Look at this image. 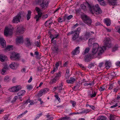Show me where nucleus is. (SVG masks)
I'll use <instances>...</instances> for the list:
<instances>
[{"label": "nucleus", "mask_w": 120, "mask_h": 120, "mask_svg": "<svg viewBox=\"0 0 120 120\" xmlns=\"http://www.w3.org/2000/svg\"><path fill=\"white\" fill-rule=\"evenodd\" d=\"M87 6L90 10L91 13L94 14L93 11H95L97 14H99L102 13L101 11L99 6L98 4H96L95 6L93 5H91L87 3Z\"/></svg>", "instance_id": "f257e3e1"}, {"label": "nucleus", "mask_w": 120, "mask_h": 120, "mask_svg": "<svg viewBox=\"0 0 120 120\" xmlns=\"http://www.w3.org/2000/svg\"><path fill=\"white\" fill-rule=\"evenodd\" d=\"M98 45L97 43H95L93 44V48L91 54L95 58L98 56Z\"/></svg>", "instance_id": "f03ea898"}, {"label": "nucleus", "mask_w": 120, "mask_h": 120, "mask_svg": "<svg viewBox=\"0 0 120 120\" xmlns=\"http://www.w3.org/2000/svg\"><path fill=\"white\" fill-rule=\"evenodd\" d=\"M56 41H54L52 43V46L51 48L52 54H57L59 51V49L58 45L56 44Z\"/></svg>", "instance_id": "7ed1b4c3"}, {"label": "nucleus", "mask_w": 120, "mask_h": 120, "mask_svg": "<svg viewBox=\"0 0 120 120\" xmlns=\"http://www.w3.org/2000/svg\"><path fill=\"white\" fill-rule=\"evenodd\" d=\"M23 14V12H19L13 18L12 22L13 23H18L20 22V19L21 18V16Z\"/></svg>", "instance_id": "20e7f679"}, {"label": "nucleus", "mask_w": 120, "mask_h": 120, "mask_svg": "<svg viewBox=\"0 0 120 120\" xmlns=\"http://www.w3.org/2000/svg\"><path fill=\"white\" fill-rule=\"evenodd\" d=\"M82 19L85 23L88 25L91 24L92 22V20L88 17L86 15H84L82 16Z\"/></svg>", "instance_id": "39448f33"}, {"label": "nucleus", "mask_w": 120, "mask_h": 120, "mask_svg": "<svg viewBox=\"0 0 120 120\" xmlns=\"http://www.w3.org/2000/svg\"><path fill=\"white\" fill-rule=\"evenodd\" d=\"M12 33L13 31L11 29L7 27H5L4 31V34L5 36L7 37L8 35L11 36L12 34Z\"/></svg>", "instance_id": "423d86ee"}, {"label": "nucleus", "mask_w": 120, "mask_h": 120, "mask_svg": "<svg viewBox=\"0 0 120 120\" xmlns=\"http://www.w3.org/2000/svg\"><path fill=\"white\" fill-rule=\"evenodd\" d=\"M25 29L22 25L18 26L16 30V32L17 34H23L24 32Z\"/></svg>", "instance_id": "0eeeda50"}, {"label": "nucleus", "mask_w": 120, "mask_h": 120, "mask_svg": "<svg viewBox=\"0 0 120 120\" xmlns=\"http://www.w3.org/2000/svg\"><path fill=\"white\" fill-rule=\"evenodd\" d=\"M49 2V0H45L42 4H40L41 9L44 10L47 8L48 7Z\"/></svg>", "instance_id": "6e6552de"}, {"label": "nucleus", "mask_w": 120, "mask_h": 120, "mask_svg": "<svg viewBox=\"0 0 120 120\" xmlns=\"http://www.w3.org/2000/svg\"><path fill=\"white\" fill-rule=\"evenodd\" d=\"M111 40L110 39L108 38H105L104 41V45L106 47L109 48L111 46Z\"/></svg>", "instance_id": "1a4fd4ad"}, {"label": "nucleus", "mask_w": 120, "mask_h": 120, "mask_svg": "<svg viewBox=\"0 0 120 120\" xmlns=\"http://www.w3.org/2000/svg\"><path fill=\"white\" fill-rule=\"evenodd\" d=\"M73 35L72 37V39L73 41L77 42L82 40L81 38H78L79 34L75 33Z\"/></svg>", "instance_id": "9d476101"}, {"label": "nucleus", "mask_w": 120, "mask_h": 120, "mask_svg": "<svg viewBox=\"0 0 120 120\" xmlns=\"http://www.w3.org/2000/svg\"><path fill=\"white\" fill-rule=\"evenodd\" d=\"M22 89L21 86L19 85H16L10 89V91L16 92H18Z\"/></svg>", "instance_id": "9b49d317"}, {"label": "nucleus", "mask_w": 120, "mask_h": 120, "mask_svg": "<svg viewBox=\"0 0 120 120\" xmlns=\"http://www.w3.org/2000/svg\"><path fill=\"white\" fill-rule=\"evenodd\" d=\"M10 57L12 60H18L19 58V54L15 52H12L11 54Z\"/></svg>", "instance_id": "f8f14e48"}, {"label": "nucleus", "mask_w": 120, "mask_h": 120, "mask_svg": "<svg viewBox=\"0 0 120 120\" xmlns=\"http://www.w3.org/2000/svg\"><path fill=\"white\" fill-rule=\"evenodd\" d=\"M95 58L91 54H88L84 57V60L85 61L89 62L92 58Z\"/></svg>", "instance_id": "ddd939ff"}, {"label": "nucleus", "mask_w": 120, "mask_h": 120, "mask_svg": "<svg viewBox=\"0 0 120 120\" xmlns=\"http://www.w3.org/2000/svg\"><path fill=\"white\" fill-rule=\"evenodd\" d=\"M105 49L106 48L105 47H99V45H98V56L101 55L104 52V50H105Z\"/></svg>", "instance_id": "4468645a"}, {"label": "nucleus", "mask_w": 120, "mask_h": 120, "mask_svg": "<svg viewBox=\"0 0 120 120\" xmlns=\"http://www.w3.org/2000/svg\"><path fill=\"white\" fill-rule=\"evenodd\" d=\"M16 43L18 44H22L23 42V36H21L18 37L16 39Z\"/></svg>", "instance_id": "2eb2a0df"}, {"label": "nucleus", "mask_w": 120, "mask_h": 120, "mask_svg": "<svg viewBox=\"0 0 120 120\" xmlns=\"http://www.w3.org/2000/svg\"><path fill=\"white\" fill-rule=\"evenodd\" d=\"M49 90V89L48 88H45L40 91L39 93L38 94V96L39 97L41 96L44 94L48 91Z\"/></svg>", "instance_id": "dca6fc26"}, {"label": "nucleus", "mask_w": 120, "mask_h": 120, "mask_svg": "<svg viewBox=\"0 0 120 120\" xmlns=\"http://www.w3.org/2000/svg\"><path fill=\"white\" fill-rule=\"evenodd\" d=\"M0 43L2 47L4 48L6 46V41L3 38L0 36Z\"/></svg>", "instance_id": "f3484780"}, {"label": "nucleus", "mask_w": 120, "mask_h": 120, "mask_svg": "<svg viewBox=\"0 0 120 120\" xmlns=\"http://www.w3.org/2000/svg\"><path fill=\"white\" fill-rule=\"evenodd\" d=\"M18 65L16 63L14 62L11 63L10 65V67L11 69H16L18 66Z\"/></svg>", "instance_id": "a211bd4d"}, {"label": "nucleus", "mask_w": 120, "mask_h": 120, "mask_svg": "<svg viewBox=\"0 0 120 120\" xmlns=\"http://www.w3.org/2000/svg\"><path fill=\"white\" fill-rule=\"evenodd\" d=\"M63 85L62 83H61L60 85L57 87H55L54 88L55 90L57 88V90H58V92L59 93H60L61 90H64V88L63 87Z\"/></svg>", "instance_id": "6ab92c4d"}, {"label": "nucleus", "mask_w": 120, "mask_h": 120, "mask_svg": "<svg viewBox=\"0 0 120 120\" xmlns=\"http://www.w3.org/2000/svg\"><path fill=\"white\" fill-rule=\"evenodd\" d=\"M79 47H77L72 52V54L73 55H76L79 52Z\"/></svg>", "instance_id": "aec40b11"}, {"label": "nucleus", "mask_w": 120, "mask_h": 120, "mask_svg": "<svg viewBox=\"0 0 120 120\" xmlns=\"http://www.w3.org/2000/svg\"><path fill=\"white\" fill-rule=\"evenodd\" d=\"M51 18L49 20L46 21L44 23L45 25L47 26H50L53 23V22L52 21Z\"/></svg>", "instance_id": "412c9836"}, {"label": "nucleus", "mask_w": 120, "mask_h": 120, "mask_svg": "<svg viewBox=\"0 0 120 120\" xmlns=\"http://www.w3.org/2000/svg\"><path fill=\"white\" fill-rule=\"evenodd\" d=\"M25 41V45L26 46L29 47L31 46L32 44V42L30 41L29 38H26Z\"/></svg>", "instance_id": "4be33fe9"}, {"label": "nucleus", "mask_w": 120, "mask_h": 120, "mask_svg": "<svg viewBox=\"0 0 120 120\" xmlns=\"http://www.w3.org/2000/svg\"><path fill=\"white\" fill-rule=\"evenodd\" d=\"M104 22L106 24L107 26H109L110 25L111 22V20L109 19L106 18L104 20Z\"/></svg>", "instance_id": "5701e85b"}, {"label": "nucleus", "mask_w": 120, "mask_h": 120, "mask_svg": "<svg viewBox=\"0 0 120 120\" xmlns=\"http://www.w3.org/2000/svg\"><path fill=\"white\" fill-rule=\"evenodd\" d=\"M24 104H29V105H33L34 103V102L33 100H30V99L27 100L26 101H24L23 102Z\"/></svg>", "instance_id": "b1692460"}, {"label": "nucleus", "mask_w": 120, "mask_h": 120, "mask_svg": "<svg viewBox=\"0 0 120 120\" xmlns=\"http://www.w3.org/2000/svg\"><path fill=\"white\" fill-rule=\"evenodd\" d=\"M117 0H108V2L110 5H114L116 4L115 1Z\"/></svg>", "instance_id": "393cba45"}, {"label": "nucleus", "mask_w": 120, "mask_h": 120, "mask_svg": "<svg viewBox=\"0 0 120 120\" xmlns=\"http://www.w3.org/2000/svg\"><path fill=\"white\" fill-rule=\"evenodd\" d=\"M6 56L2 54L0 55V60L2 62H3L7 60Z\"/></svg>", "instance_id": "a878e982"}, {"label": "nucleus", "mask_w": 120, "mask_h": 120, "mask_svg": "<svg viewBox=\"0 0 120 120\" xmlns=\"http://www.w3.org/2000/svg\"><path fill=\"white\" fill-rule=\"evenodd\" d=\"M26 92V91L25 90H21L18 92L17 94L18 96H23L25 94Z\"/></svg>", "instance_id": "bb28decb"}, {"label": "nucleus", "mask_w": 120, "mask_h": 120, "mask_svg": "<svg viewBox=\"0 0 120 120\" xmlns=\"http://www.w3.org/2000/svg\"><path fill=\"white\" fill-rule=\"evenodd\" d=\"M75 81V79L71 77L70 78V79H68L66 80V82L69 83L73 84Z\"/></svg>", "instance_id": "cd10ccee"}, {"label": "nucleus", "mask_w": 120, "mask_h": 120, "mask_svg": "<svg viewBox=\"0 0 120 120\" xmlns=\"http://www.w3.org/2000/svg\"><path fill=\"white\" fill-rule=\"evenodd\" d=\"M42 14H40V15L38 14V15H36L34 17V18L36 19V21H38L41 18L42 16Z\"/></svg>", "instance_id": "c85d7f7f"}, {"label": "nucleus", "mask_w": 120, "mask_h": 120, "mask_svg": "<svg viewBox=\"0 0 120 120\" xmlns=\"http://www.w3.org/2000/svg\"><path fill=\"white\" fill-rule=\"evenodd\" d=\"M32 12L30 10H29L28 11V13L26 15V17L27 20H29L30 19L31 15Z\"/></svg>", "instance_id": "c756f323"}, {"label": "nucleus", "mask_w": 120, "mask_h": 120, "mask_svg": "<svg viewBox=\"0 0 120 120\" xmlns=\"http://www.w3.org/2000/svg\"><path fill=\"white\" fill-rule=\"evenodd\" d=\"M105 66L107 69H109L111 66V63L109 61L106 62L105 64Z\"/></svg>", "instance_id": "7c9ffc66"}, {"label": "nucleus", "mask_w": 120, "mask_h": 120, "mask_svg": "<svg viewBox=\"0 0 120 120\" xmlns=\"http://www.w3.org/2000/svg\"><path fill=\"white\" fill-rule=\"evenodd\" d=\"M56 78L55 77L53 79L51 80L50 82V84H52L56 82V81L58 80L57 78Z\"/></svg>", "instance_id": "2f4dec72"}, {"label": "nucleus", "mask_w": 120, "mask_h": 120, "mask_svg": "<svg viewBox=\"0 0 120 120\" xmlns=\"http://www.w3.org/2000/svg\"><path fill=\"white\" fill-rule=\"evenodd\" d=\"M93 84L92 82H88L87 81H85L84 83V85L85 86H87L88 85L90 86H91Z\"/></svg>", "instance_id": "473e14b6"}, {"label": "nucleus", "mask_w": 120, "mask_h": 120, "mask_svg": "<svg viewBox=\"0 0 120 120\" xmlns=\"http://www.w3.org/2000/svg\"><path fill=\"white\" fill-rule=\"evenodd\" d=\"M45 0H35V2L36 4H42Z\"/></svg>", "instance_id": "72a5a7b5"}, {"label": "nucleus", "mask_w": 120, "mask_h": 120, "mask_svg": "<svg viewBox=\"0 0 120 120\" xmlns=\"http://www.w3.org/2000/svg\"><path fill=\"white\" fill-rule=\"evenodd\" d=\"M106 118L105 116H99L97 119V120H106Z\"/></svg>", "instance_id": "f704fd0d"}, {"label": "nucleus", "mask_w": 120, "mask_h": 120, "mask_svg": "<svg viewBox=\"0 0 120 120\" xmlns=\"http://www.w3.org/2000/svg\"><path fill=\"white\" fill-rule=\"evenodd\" d=\"M35 10L37 12L38 14H42L41 10L39 8L37 7L35 8Z\"/></svg>", "instance_id": "c9c22d12"}, {"label": "nucleus", "mask_w": 120, "mask_h": 120, "mask_svg": "<svg viewBox=\"0 0 120 120\" xmlns=\"http://www.w3.org/2000/svg\"><path fill=\"white\" fill-rule=\"evenodd\" d=\"M65 76L66 79L68 78L69 77V69H67V70Z\"/></svg>", "instance_id": "e433bc0d"}, {"label": "nucleus", "mask_w": 120, "mask_h": 120, "mask_svg": "<svg viewBox=\"0 0 120 120\" xmlns=\"http://www.w3.org/2000/svg\"><path fill=\"white\" fill-rule=\"evenodd\" d=\"M8 69V68L7 66H5L4 68L2 69V71L1 72L2 74L3 75L4 74Z\"/></svg>", "instance_id": "4c0bfd02"}, {"label": "nucleus", "mask_w": 120, "mask_h": 120, "mask_svg": "<svg viewBox=\"0 0 120 120\" xmlns=\"http://www.w3.org/2000/svg\"><path fill=\"white\" fill-rule=\"evenodd\" d=\"M100 3V4L102 5L105 6L106 5L105 2H104V0H97Z\"/></svg>", "instance_id": "58836bf2"}, {"label": "nucleus", "mask_w": 120, "mask_h": 120, "mask_svg": "<svg viewBox=\"0 0 120 120\" xmlns=\"http://www.w3.org/2000/svg\"><path fill=\"white\" fill-rule=\"evenodd\" d=\"M96 93L95 91H94V93L93 92H92V94H89L88 95L90 97L92 98H93L95 97L96 95Z\"/></svg>", "instance_id": "ea45409f"}, {"label": "nucleus", "mask_w": 120, "mask_h": 120, "mask_svg": "<svg viewBox=\"0 0 120 120\" xmlns=\"http://www.w3.org/2000/svg\"><path fill=\"white\" fill-rule=\"evenodd\" d=\"M118 48V45H115L113 47L112 51L115 52V51L117 50Z\"/></svg>", "instance_id": "a19ab883"}, {"label": "nucleus", "mask_w": 120, "mask_h": 120, "mask_svg": "<svg viewBox=\"0 0 120 120\" xmlns=\"http://www.w3.org/2000/svg\"><path fill=\"white\" fill-rule=\"evenodd\" d=\"M49 37L52 39L51 40L52 43H53V42L54 41H56V40H53L54 39V35H52V34H50V35Z\"/></svg>", "instance_id": "79ce46f5"}, {"label": "nucleus", "mask_w": 120, "mask_h": 120, "mask_svg": "<svg viewBox=\"0 0 120 120\" xmlns=\"http://www.w3.org/2000/svg\"><path fill=\"white\" fill-rule=\"evenodd\" d=\"M106 86H102L100 87L99 90L100 91L104 90L105 89Z\"/></svg>", "instance_id": "37998d69"}, {"label": "nucleus", "mask_w": 120, "mask_h": 120, "mask_svg": "<svg viewBox=\"0 0 120 120\" xmlns=\"http://www.w3.org/2000/svg\"><path fill=\"white\" fill-rule=\"evenodd\" d=\"M81 30V28L80 27H78L77 30H75L74 31L75 33H77L78 34H79L80 33V31Z\"/></svg>", "instance_id": "c03bdc74"}, {"label": "nucleus", "mask_w": 120, "mask_h": 120, "mask_svg": "<svg viewBox=\"0 0 120 120\" xmlns=\"http://www.w3.org/2000/svg\"><path fill=\"white\" fill-rule=\"evenodd\" d=\"M34 55L36 56V57L38 59H39L40 57L38 56L39 52L37 51H36L34 52Z\"/></svg>", "instance_id": "a18cd8bd"}, {"label": "nucleus", "mask_w": 120, "mask_h": 120, "mask_svg": "<svg viewBox=\"0 0 120 120\" xmlns=\"http://www.w3.org/2000/svg\"><path fill=\"white\" fill-rule=\"evenodd\" d=\"M61 72L60 71H59L58 72V73L56 74V75L55 77H56V78L58 79L59 78V77L60 76L61 74Z\"/></svg>", "instance_id": "49530a36"}, {"label": "nucleus", "mask_w": 120, "mask_h": 120, "mask_svg": "<svg viewBox=\"0 0 120 120\" xmlns=\"http://www.w3.org/2000/svg\"><path fill=\"white\" fill-rule=\"evenodd\" d=\"M79 87V85H77L76 86H74L73 88L74 90L76 91L77 90Z\"/></svg>", "instance_id": "de8ad7c7"}, {"label": "nucleus", "mask_w": 120, "mask_h": 120, "mask_svg": "<svg viewBox=\"0 0 120 120\" xmlns=\"http://www.w3.org/2000/svg\"><path fill=\"white\" fill-rule=\"evenodd\" d=\"M110 120H115V116L113 115H110L109 116Z\"/></svg>", "instance_id": "09e8293b"}, {"label": "nucleus", "mask_w": 120, "mask_h": 120, "mask_svg": "<svg viewBox=\"0 0 120 120\" xmlns=\"http://www.w3.org/2000/svg\"><path fill=\"white\" fill-rule=\"evenodd\" d=\"M90 50V48L89 47L86 48L85 50L84 54H85L89 52Z\"/></svg>", "instance_id": "8fccbe9b"}, {"label": "nucleus", "mask_w": 120, "mask_h": 120, "mask_svg": "<svg viewBox=\"0 0 120 120\" xmlns=\"http://www.w3.org/2000/svg\"><path fill=\"white\" fill-rule=\"evenodd\" d=\"M27 89L29 90H31L33 89V87L31 85H27Z\"/></svg>", "instance_id": "3c124183"}, {"label": "nucleus", "mask_w": 120, "mask_h": 120, "mask_svg": "<svg viewBox=\"0 0 120 120\" xmlns=\"http://www.w3.org/2000/svg\"><path fill=\"white\" fill-rule=\"evenodd\" d=\"M40 42L39 41H37L35 43V44L38 47H40Z\"/></svg>", "instance_id": "603ef678"}, {"label": "nucleus", "mask_w": 120, "mask_h": 120, "mask_svg": "<svg viewBox=\"0 0 120 120\" xmlns=\"http://www.w3.org/2000/svg\"><path fill=\"white\" fill-rule=\"evenodd\" d=\"M81 8L84 11L86 10V7L84 4H81Z\"/></svg>", "instance_id": "864d4df0"}, {"label": "nucleus", "mask_w": 120, "mask_h": 120, "mask_svg": "<svg viewBox=\"0 0 120 120\" xmlns=\"http://www.w3.org/2000/svg\"><path fill=\"white\" fill-rule=\"evenodd\" d=\"M48 15L47 14H45L42 15L41 18L43 19H44L48 17Z\"/></svg>", "instance_id": "5fc2aeb1"}, {"label": "nucleus", "mask_w": 120, "mask_h": 120, "mask_svg": "<svg viewBox=\"0 0 120 120\" xmlns=\"http://www.w3.org/2000/svg\"><path fill=\"white\" fill-rule=\"evenodd\" d=\"M94 64L93 63H91L88 65V67L90 69L91 68L94 67Z\"/></svg>", "instance_id": "6e6d98bb"}, {"label": "nucleus", "mask_w": 120, "mask_h": 120, "mask_svg": "<svg viewBox=\"0 0 120 120\" xmlns=\"http://www.w3.org/2000/svg\"><path fill=\"white\" fill-rule=\"evenodd\" d=\"M54 97H55L56 99L58 100V101L59 102H60V98L58 97V96L57 95H54Z\"/></svg>", "instance_id": "4d7b16f0"}, {"label": "nucleus", "mask_w": 120, "mask_h": 120, "mask_svg": "<svg viewBox=\"0 0 120 120\" xmlns=\"http://www.w3.org/2000/svg\"><path fill=\"white\" fill-rule=\"evenodd\" d=\"M18 98V96H15L13 99L11 101V102H14Z\"/></svg>", "instance_id": "13d9d810"}, {"label": "nucleus", "mask_w": 120, "mask_h": 120, "mask_svg": "<svg viewBox=\"0 0 120 120\" xmlns=\"http://www.w3.org/2000/svg\"><path fill=\"white\" fill-rule=\"evenodd\" d=\"M71 103L72 104L73 107L75 106L76 105V102H75L74 101H71Z\"/></svg>", "instance_id": "bf43d9fd"}, {"label": "nucleus", "mask_w": 120, "mask_h": 120, "mask_svg": "<svg viewBox=\"0 0 120 120\" xmlns=\"http://www.w3.org/2000/svg\"><path fill=\"white\" fill-rule=\"evenodd\" d=\"M116 74L115 72H113L111 73L110 75L112 76L113 77H115L116 76Z\"/></svg>", "instance_id": "052dcab7"}, {"label": "nucleus", "mask_w": 120, "mask_h": 120, "mask_svg": "<svg viewBox=\"0 0 120 120\" xmlns=\"http://www.w3.org/2000/svg\"><path fill=\"white\" fill-rule=\"evenodd\" d=\"M75 33L74 31H72L70 32H68L67 34V35L68 36H69L70 35L74 34Z\"/></svg>", "instance_id": "680f3d73"}, {"label": "nucleus", "mask_w": 120, "mask_h": 120, "mask_svg": "<svg viewBox=\"0 0 120 120\" xmlns=\"http://www.w3.org/2000/svg\"><path fill=\"white\" fill-rule=\"evenodd\" d=\"M119 90V88L118 87H116L114 88L113 92L116 93Z\"/></svg>", "instance_id": "e2e57ef3"}, {"label": "nucleus", "mask_w": 120, "mask_h": 120, "mask_svg": "<svg viewBox=\"0 0 120 120\" xmlns=\"http://www.w3.org/2000/svg\"><path fill=\"white\" fill-rule=\"evenodd\" d=\"M113 87L114 86L112 84H111L109 85L108 89L109 90H111L112 89Z\"/></svg>", "instance_id": "0e129e2a"}, {"label": "nucleus", "mask_w": 120, "mask_h": 120, "mask_svg": "<svg viewBox=\"0 0 120 120\" xmlns=\"http://www.w3.org/2000/svg\"><path fill=\"white\" fill-rule=\"evenodd\" d=\"M9 78L8 76H6L5 77L4 80L6 81H8L9 80Z\"/></svg>", "instance_id": "69168bd1"}, {"label": "nucleus", "mask_w": 120, "mask_h": 120, "mask_svg": "<svg viewBox=\"0 0 120 120\" xmlns=\"http://www.w3.org/2000/svg\"><path fill=\"white\" fill-rule=\"evenodd\" d=\"M61 63L60 62H57L55 64V67L56 68H57L59 66V64L60 63Z\"/></svg>", "instance_id": "338daca9"}, {"label": "nucleus", "mask_w": 120, "mask_h": 120, "mask_svg": "<svg viewBox=\"0 0 120 120\" xmlns=\"http://www.w3.org/2000/svg\"><path fill=\"white\" fill-rule=\"evenodd\" d=\"M13 46L12 45H9L6 48V49L7 50H10L11 48H12Z\"/></svg>", "instance_id": "774afa93"}]
</instances>
